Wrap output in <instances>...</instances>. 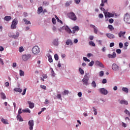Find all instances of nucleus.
<instances>
[{"label": "nucleus", "instance_id": "14", "mask_svg": "<svg viewBox=\"0 0 130 130\" xmlns=\"http://www.w3.org/2000/svg\"><path fill=\"white\" fill-rule=\"evenodd\" d=\"M90 27H91V28H93L94 33H95V34H97V33L98 32V29H97V27H96V26H95V25H92V24H90Z\"/></svg>", "mask_w": 130, "mask_h": 130}, {"label": "nucleus", "instance_id": "59", "mask_svg": "<svg viewBox=\"0 0 130 130\" xmlns=\"http://www.w3.org/2000/svg\"><path fill=\"white\" fill-rule=\"evenodd\" d=\"M5 86H6V87H9V86H10V83L8 82H7L5 83Z\"/></svg>", "mask_w": 130, "mask_h": 130}, {"label": "nucleus", "instance_id": "20", "mask_svg": "<svg viewBox=\"0 0 130 130\" xmlns=\"http://www.w3.org/2000/svg\"><path fill=\"white\" fill-rule=\"evenodd\" d=\"M14 91L21 93V92H23V89H21L20 88H15L14 89Z\"/></svg>", "mask_w": 130, "mask_h": 130}, {"label": "nucleus", "instance_id": "5", "mask_svg": "<svg viewBox=\"0 0 130 130\" xmlns=\"http://www.w3.org/2000/svg\"><path fill=\"white\" fill-rule=\"evenodd\" d=\"M124 21L127 24H130V15L128 13H126L124 15Z\"/></svg>", "mask_w": 130, "mask_h": 130}, {"label": "nucleus", "instance_id": "9", "mask_svg": "<svg viewBox=\"0 0 130 130\" xmlns=\"http://www.w3.org/2000/svg\"><path fill=\"white\" fill-rule=\"evenodd\" d=\"M30 57H31V55H30V54L22 55V59L24 61H26L28 60V59L30 58Z\"/></svg>", "mask_w": 130, "mask_h": 130}, {"label": "nucleus", "instance_id": "29", "mask_svg": "<svg viewBox=\"0 0 130 130\" xmlns=\"http://www.w3.org/2000/svg\"><path fill=\"white\" fill-rule=\"evenodd\" d=\"M23 22H24L25 25H28V24H31V22H30V21H28L26 18L23 19Z\"/></svg>", "mask_w": 130, "mask_h": 130}, {"label": "nucleus", "instance_id": "43", "mask_svg": "<svg viewBox=\"0 0 130 130\" xmlns=\"http://www.w3.org/2000/svg\"><path fill=\"white\" fill-rule=\"evenodd\" d=\"M52 22L54 25H55L56 24V20L55 19V18H53L52 19Z\"/></svg>", "mask_w": 130, "mask_h": 130}, {"label": "nucleus", "instance_id": "17", "mask_svg": "<svg viewBox=\"0 0 130 130\" xmlns=\"http://www.w3.org/2000/svg\"><path fill=\"white\" fill-rule=\"evenodd\" d=\"M108 0H102V3L101 4V7H104L105 4L107 5Z\"/></svg>", "mask_w": 130, "mask_h": 130}, {"label": "nucleus", "instance_id": "16", "mask_svg": "<svg viewBox=\"0 0 130 130\" xmlns=\"http://www.w3.org/2000/svg\"><path fill=\"white\" fill-rule=\"evenodd\" d=\"M106 36L108 37V38H109L110 39H113L114 38L115 36L112 34H106Z\"/></svg>", "mask_w": 130, "mask_h": 130}, {"label": "nucleus", "instance_id": "33", "mask_svg": "<svg viewBox=\"0 0 130 130\" xmlns=\"http://www.w3.org/2000/svg\"><path fill=\"white\" fill-rule=\"evenodd\" d=\"M108 29H110V31H112V30H114V28H113V26L112 25H109L108 26Z\"/></svg>", "mask_w": 130, "mask_h": 130}, {"label": "nucleus", "instance_id": "15", "mask_svg": "<svg viewBox=\"0 0 130 130\" xmlns=\"http://www.w3.org/2000/svg\"><path fill=\"white\" fill-rule=\"evenodd\" d=\"M27 103L29 104V107L30 108V109H32V108H34V103L31 102L30 101H27Z\"/></svg>", "mask_w": 130, "mask_h": 130}, {"label": "nucleus", "instance_id": "39", "mask_svg": "<svg viewBox=\"0 0 130 130\" xmlns=\"http://www.w3.org/2000/svg\"><path fill=\"white\" fill-rule=\"evenodd\" d=\"M48 60L49 62H52L53 60H52V57H51V55L48 56Z\"/></svg>", "mask_w": 130, "mask_h": 130}, {"label": "nucleus", "instance_id": "63", "mask_svg": "<svg viewBox=\"0 0 130 130\" xmlns=\"http://www.w3.org/2000/svg\"><path fill=\"white\" fill-rule=\"evenodd\" d=\"M114 46V43H111L110 44V47H113Z\"/></svg>", "mask_w": 130, "mask_h": 130}, {"label": "nucleus", "instance_id": "38", "mask_svg": "<svg viewBox=\"0 0 130 130\" xmlns=\"http://www.w3.org/2000/svg\"><path fill=\"white\" fill-rule=\"evenodd\" d=\"M79 72L80 73L81 75H84V70L82 68H79Z\"/></svg>", "mask_w": 130, "mask_h": 130}, {"label": "nucleus", "instance_id": "22", "mask_svg": "<svg viewBox=\"0 0 130 130\" xmlns=\"http://www.w3.org/2000/svg\"><path fill=\"white\" fill-rule=\"evenodd\" d=\"M53 44L55 45V46H57L58 45V40L55 39L53 41Z\"/></svg>", "mask_w": 130, "mask_h": 130}, {"label": "nucleus", "instance_id": "60", "mask_svg": "<svg viewBox=\"0 0 130 130\" xmlns=\"http://www.w3.org/2000/svg\"><path fill=\"white\" fill-rule=\"evenodd\" d=\"M51 74L53 75V76H54V71H53V69L52 68H51Z\"/></svg>", "mask_w": 130, "mask_h": 130}, {"label": "nucleus", "instance_id": "2", "mask_svg": "<svg viewBox=\"0 0 130 130\" xmlns=\"http://www.w3.org/2000/svg\"><path fill=\"white\" fill-rule=\"evenodd\" d=\"M105 18H113L114 16H117L116 13H110L108 12H104Z\"/></svg>", "mask_w": 130, "mask_h": 130}, {"label": "nucleus", "instance_id": "18", "mask_svg": "<svg viewBox=\"0 0 130 130\" xmlns=\"http://www.w3.org/2000/svg\"><path fill=\"white\" fill-rule=\"evenodd\" d=\"M67 45H73V41L71 39H68L66 42Z\"/></svg>", "mask_w": 130, "mask_h": 130}, {"label": "nucleus", "instance_id": "53", "mask_svg": "<svg viewBox=\"0 0 130 130\" xmlns=\"http://www.w3.org/2000/svg\"><path fill=\"white\" fill-rule=\"evenodd\" d=\"M106 83H107V80H106V79H104L102 81V83L106 84Z\"/></svg>", "mask_w": 130, "mask_h": 130}, {"label": "nucleus", "instance_id": "34", "mask_svg": "<svg viewBox=\"0 0 130 130\" xmlns=\"http://www.w3.org/2000/svg\"><path fill=\"white\" fill-rule=\"evenodd\" d=\"M91 86L93 88H96V87H97V85L96 84V82H95V81H92V82L91 83Z\"/></svg>", "mask_w": 130, "mask_h": 130}, {"label": "nucleus", "instance_id": "64", "mask_svg": "<svg viewBox=\"0 0 130 130\" xmlns=\"http://www.w3.org/2000/svg\"><path fill=\"white\" fill-rule=\"evenodd\" d=\"M99 18H103V17H104V16L102 14H100L99 15Z\"/></svg>", "mask_w": 130, "mask_h": 130}, {"label": "nucleus", "instance_id": "31", "mask_svg": "<svg viewBox=\"0 0 130 130\" xmlns=\"http://www.w3.org/2000/svg\"><path fill=\"white\" fill-rule=\"evenodd\" d=\"M11 19H12V17L9 16H5L4 18V20H5V21H10V20H11Z\"/></svg>", "mask_w": 130, "mask_h": 130}, {"label": "nucleus", "instance_id": "50", "mask_svg": "<svg viewBox=\"0 0 130 130\" xmlns=\"http://www.w3.org/2000/svg\"><path fill=\"white\" fill-rule=\"evenodd\" d=\"M124 113H126V114H127L128 115V116H130V112H129V111H128V110H126L124 111Z\"/></svg>", "mask_w": 130, "mask_h": 130}, {"label": "nucleus", "instance_id": "3", "mask_svg": "<svg viewBox=\"0 0 130 130\" xmlns=\"http://www.w3.org/2000/svg\"><path fill=\"white\" fill-rule=\"evenodd\" d=\"M82 83L83 85H85L86 86H88V85H89V77H88V76H84L82 79Z\"/></svg>", "mask_w": 130, "mask_h": 130}, {"label": "nucleus", "instance_id": "24", "mask_svg": "<svg viewBox=\"0 0 130 130\" xmlns=\"http://www.w3.org/2000/svg\"><path fill=\"white\" fill-rule=\"evenodd\" d=\"M65 30L66 31H67V32L69 33V34H71V33H72V30H71V29H70V27H69V26H66L65 27Z\"/></svg>", "mask_w": 130, "mask_h": 130}, {"label": "nucleus", "instance_id": "11", "mask_svg": "<svg viewBox=\"0 0 130 130\" xmlns=\"http://www.w3.org/2000/svg\"><path fill=\"white\" fill-rule=\"evenodd\" d=\"M112 69L113 71H118L119 67L116 63H113Z\"/></svg>", "mask_w": 130, "mask_h": 130}, {"label": "nucleus", "instance_id": "4", "mask_svg": "<svg viewBox=\"0 0 130 130\" xmlns=\"http://www.w3.org/2000/svg\"><path fill=\"white\" fill-rule=\"evenodd\" d=\"M18 24V20L16 18L14 19L11 25V29H16L17 28V25Z\"/></svg>", "mask_w": 130, "mask_h": 130}, {"label": "nucleus", "instance_id": "40", "mask_svg": "<svg viewBox=\"0 0 130 130\" xmlns=\"http://www.w3.org/2000/svg\"><path fill=\"white\" fill-rule=\"evenodd\" d=\"M69 93V90H65L63 92H62V95H68Z\"/></svg>", "mask_w": 130, "mask_h": 130}, {"label": "nucleus", "instance_id": "1", "mask_svg": "<svg viewBox=\"0 0 130 130\" xmlns=\"http://www.w3.org/2000/svg\"><path fill=\"white\" fill-rule=\"evenodd\" d=\"M31 51L33 54H35V55H37V54L40 53V48H39V47L38 46H35L32 48Z\"/></svg>", "mask_w": 130, "mask_h": 130}, {"label": "nucleus", "instance_id": "55", "mask_svg": "<svg viewBox=\"0 0 130 130\" xmlns=\"http://www.w3.org/2000/svg\"><path fill=\"white\" fill-rule=\"evenodd\" d=\"M26 91H27V88H24L22 95H25L26 94Z\"/></svg>", "mask_w": 130, "mask_h": 130}, {"label": "nucleus", "instance_id": "47", "mask_svg": "<svg viewBox=\"0 0 130 130\" xmlns=\"http://www.w3.org/2000/svg\"><path fill=\"white\" fill-rule=\"evenodd\" d=\"M116 52H117L118 54H120L121 53V50H120V49H118L116 50Z\"/></svg>", "mask_w": 130, "mask_h": 130}, {"label": "nucleus", "instance_id": "52", "mask_svg": "<svg viewBox=\"0 0 130 130\" xmlns=\"http://www.w3.org/2000/svg\"><path fill=\"white\" fill-rule=\"evenodd\" d=\"M40 87L44 90H46V86L45 85H40Z\"/></svg>", "mask_w": 130, "mask_h": 130}, {"label": "nucleus", "instance_id": "13", "mask_svg": "<svg viewBox=\"0 0 130 130\" xmlns=\"http://www.w3.org/2000/svg\"><path fill=\"white\" fill-rule=\"evenodd\" d=\"M72 29L73 30L72 31V33L74 34L76 33V31H79V30H80V28H79V26H75L72 28Z\"/></svg>", "mask_w": 130, "mask_h": 130}, {"label": "nucleus", "instance_id": "42", "mask_svg": "<svg viewBox=\"0 0 130 130\" xmlns=\"http://www.w3.org/2000/svg\"><path fill=\"white\" fill-rule=\"evenodd\" d=\"M71 4H72V1L67 2L66 3V7H69V6L71 5Z\"/></svg>", "mask_w": 130, "mask_h": 130}, {"label": "nucleus", "instance_id": "30", "mask_svg": "<svg viewBox=\"0 0 130 130\" xmlns=\"http://www.w3.org/2000/svg\"><path fill=\"white\" fill-rule=\"evenodd\" d=\"M43 12V8H42V7H40L38 9V14H40Z\"/></svg>", "mask_w": 130, "mask_h": 130}, {"label": "nucleus", "instance_id": "21", "mask_svg": "<svg viewBox=\"0 0 130 130\" xmlns=\"http://www.w3.org/2000/svg\"><path fill=\"white\" fill-rule=\"evenodd\" d=\"M0 95L2 99H3V100H6V98H7L6 96V94H5L4 92H1Z\"/></svg>", "mask_w": 130, "mask_h": 130}, {"label": "nucleus", "instance_id": "62", "mask_svg": "<svg viewBox=\"0 0 130 130\" xmlns=\"http://www.w3.org/2000/svg\"><path fill=\"white\" fill-rule=\"evenodd\" d=\"M89 39H90V40H93V39H94V36H90Z\"/></svg>", "mask_w": 130, "mask_h": 130}, {"label": "nucleus", "instance_id": "32", "mask_svg": "<svg viewBox=\"0 0 130 130\" xmlns=\"http://www.w3.org/2000/svg\"><path fill=\"white\" fill-rule=\"evenodd\" d=\"M89 45H90V46H93V47H95V46H96L95 43H94V42L93 41L89 42Z\"/></svg>", "mask_w": 130, "mask_h": 130}, {"label": "nucleus", "instance_id": "46", "mask_svg": "<svg viewBox=\"0 0 130 130\" xmlns=\"http://www.w3.org/2000/svg\"><path fill=\"white\" fill-rule=\"evenodd\" d=\"M19 51V52H23V51H24V48H23V47H20Z\"/></svg>", "mask_w": 130, "mask_h": 130}, {"label": "nucleus", "instance_id": "48", "mask_svg": "<svg viewBox=\"0 0 130 130\" xmlns=\"http://www.w3.org/2000/svg\"><path fill=\"white\" fill-rule=\"evenodd\" d=\"M43 4L44 5V6H48V5H49V3H48L47 1H44L43 2Z\"/></svg>", "mask_w": 130, "mask_h": 130}, {"label": "nucleus", "instance_id": "61", "mask_svg": "<svg viewBox=\"0 0 130 130\" xmlns=\"http://www.w3.org/2000/svg\"><path fill=\"white\" fill-rule=\"evenodd\" d=\"M0 63L2 64V66H4V61L3 60V59L0 58Z\"/></svg>", "mask_w": 130, "mask_h": 130}, {"label": "nucleus", "instance_id": "56", "mask_svg": "<svg viewBox=\"0 0 130 130\" xmlns=\"http://www.w3.org/2000/svg\"><path fill=\"white\" fill-rule=\"evenodd\" d=\"M21 113H23V111H22V109H19L18 114H21Z\"/></svg>", "mask_w": 130, "mask_h": 130}, {"label": "nucleus", "instance_id": "28", "mask_svg": "<svg viewBox=\"0 0 130 130\" xmlns=\"http://www.w3.org/2000/svg\"><path fill=\"white\" fill-rule=\"evenodd\" d=\"M120 104H125V105H127L128 104V103L127 101H125V100H121L120 102Z\"/></svg>", "mask_w": 130, "mask_h": 130}, {"label": "nucleus", "instance_id": "57", "mask_svg": "<svg viewBox=\"0 0 130 130\" xmlns=\"http://www.w3.org/2000/svg\"><path fill=\"white\" fill-rule=\"evenodd\" d=\"M57 98L58 99H60V98H61V94H58L56 96Z\"/></svg>", "mask_w": 130, "mask_h": 130}, {"label": "nucleus", "instance_id": "54", "mask_svg": "<svg viewBox=\"0 0 130 130\" xmlns=\"http://www.w3.org/2000/svg\"><path fill=\"white\" fill-rule=\"evenodd\" d=\"M119 46L120 48H122V47H123V44H122V43H119Z\"/></svg>", "mask_w": 130, "mask_h": 130}, {"label": "nucleus", "instance_id": "51", "mask_svg": "<svg viewBox=\"0 0 130 130\" xmlns=\"http://www.w3.org/2000/svg\"><path fill=\"white\" fill-rule=\"evenodd\" d=\"M109 23H110V24H112V23H113V22H114V20H113V19L111 18L109 20Z\"/></svg>", "mask_w": 130, "mask_h": 130}, {"label": "nucleus", "instance_id": "35", "mask_svg": "<svg viewBox=\"0 0 130 130\" xmlns=\"http://www.w3.org/2000/svg\"><path fill=\"white\" fill-rule=\"evenodd\" d=\"M55 18L57 20V22H58L59 23H60L61 24H62V21L61 20H59V18H58L57 16L55 15Z\"/></svg>", "mask_w": 130, "mask_h": 130}, {"label": "nucleus", "instance_id": "27", "mask_svg": "<svg viewBox=\"0 0 130 130\" xmlns=\"http://www.w3.org/2000/svg\"><path fill=\"white\" fill-rule=\"evenodd\" d=\"M17 120H19V121H23V119L22 118V117L21 116V115H20V114L17 115Z\"/></svg>", "mask_w": 130, "mask_h": 130}, {"label": "nucleus", "instance_id": "23", "mask_svg": "<svg viewBox=\"0 0 130 130\" xmlns=\"http://www.w3.org/2000/svg\"><path fill=\"white\" fill-rule=\"evenodd\" d=\"M22 111L24 112V113H31V111L28 108L22 110Z\"/></svg>", "mask_w": 130, "mask_h": 130}, {"label": "nucleus", "instance_id": "58", "mask_svg": "<svg viewBox=\"0 0 130 130\" xmlns=\"http://www.w3.org/2000/svg\"><path fill=\"white\" fill-rule=\"evenodd\" d=\"M81 2V0H75V2L77 5H79L80 4V2Z\"/></svg>", "mask_w": 130, "mask_h": 130}, {"label": "nucleus", "instance_id": "49", "mask_svg": "<svg viewBox=\"0 0 130 130\" xmlns=\"http://www.w3.org/2000/svg\"><path fill=\"white\" fill-rule=\"evenodd\" d=\"M54 58L55 60H58V55H57V54L54 55Z\"/></svg>", "mask_w": 130, "mask_h": 130}, {"label": "nucleus", "instance_id": "44", "mask_svg": "<svg viewBox=\"0 0 130 130\" xmlns=\"http://www.w3.org/2000/svg\"><path fill=\"white\" fill-rule=\"evenodd\" d=\"M94 61H91L90 62H89V63L88 64V66L89 67H93V66L94 65Z\"/></svg>", "mask_w": 130, "mask_h": 130}, {"label": "nucleus", "instance_id": "7", "mask_svg": "<svg viewBox=\"0 0 130 130\" xmlns=\"http://www.w3.org/2000/svg\"><path fill=\"white\" fill-rule=\"evenodd\" d=\"M99 91L102 95H107V94H108V91L104 88H100Z\"/></svg>", "mask_w": 130, "mask_h": 130}, {"label": "nucleus", "instance_id": "10", "mask_svg": "<svg viewBox=\"0 0 130 130\" xmlns=\"http://www.w3.org/2000/svg\"><path fill=\"white\" fill-rule=\"evenodd\" d=\"M95 64L98 67H100V68H103V69H104V68H105V66H104V64H103V63H102V62H101L99 60H96L95 61Z\"/></svg>", "mask_w": 130, "mask_h": 130}, {"label": "nucleus", "instance_id": "6", "mask_svg": "<svg viewBox=\"0 0 130 130\" xmlns=\"http://www.w3.org/2000/svg\"><path fill=\"white\" fill-rule=\"evenodd\" d=\"M69 18L73 21H77V16L73 12H70L69 14Z\"/></svg>", "mask_w": 130, "mask_h": 130}, {"label": "nucleus", "instance_id": "19", "mask_svg": "<svg viewBox=\"0 0 130 130\" xmlns=\"http://www.w3.org/2000/svg\"><path fill=\"white\" fill-rule=\"evenodd\" d=\"M19 35H20V32L17 31V32H16V35H13L11 36V37H12V38H14V39H17V38H18V37H19Z\"/></svg>", "mask_w": 130, "mask_h": 130}, {"label": "nucleus", "instance_id": "41", "mask_svg": "<svg viewBox=\"0 0 130 130\" xmlns=\"http://www.w3.org/2000/svg\"><path fill=\"white\" fill-rule=\"evenodd\" d=\"M99 76L100 77H103V76H104V72L103 71L100 72Z\"/></svg>", "mask_w": 130, "mask_h": 130}, {"label": "nucleus", "instance_id": "26", "mask_svg": "<svg viewBox=\"0 0 130 130\" xmlns=\"http://www.w3.org/2000/svg\"><path fill=\"white\" fill-rule=\"evenodd\" d=\"M1 121L2 122H3V123H4V124H9V122H8V120L2 118L1 119Z\"/></svg>", "mask_w": 130, "mask_h": 130}, {"label": "nucleus", "instance_id": "12", "mask_svg": "<svg viewBox=\"0 0 130 130\" xmlns=\"http://www.w3.org/2000/svg\"><path fill=\"white\" fill-rule=\"evenodd\" d=\"M108 57L109 58H115L116 57V53L113 52L112 54H108Z\"/></svg>", "mask_w": 130, "mask_h": 130}, {"label": "nucleus", "instance_id": "37", "mask_svg": "<svg viewBox=\"0 0 130 130\" xmlns=\"http://www.w3.org/2000/svg\"><path fill=\"white\" fill-rule=\"evenodd\" d=\"M122 90V91H123L124 92H125L126 93H128V89H127V88L123 87Z\"/></svg>", "mask_w": 130, "mask_h": 130}, {"label": "nucleus", "instance_id": "45", "mask_svg": "<svg viewBox=\"0 0 130 130\" xmlns=\"http://www.w3.org/2000/svg\"><path fill=\"white\" fill-rule=\"evenodd\" d=\"M92 108L93 109V111L94 112V115H97V109H96L94 107H93Z\"/></svg>", "mask_w": 130, "mask_h": 130}, {"label": "nucleus", "instance_id": "25", "mask_svg": "<svg viewBox=\"0 0 130 130\" xmlns=\"http://www.w3.org/2000/svg\"><path fill=\"white\" fill-rule=\"evenodd\" d=\"M125 35V31H120L118 34L119 37H122V36H124Z\"/></svg>", "mask_w": 130, "mask_h": 130}, {"label": "nucleus", "instance_id": "36", "mask_svg": "<svg viewBox=\"0 0 130 130\" xmlns=\"http://www.w3.org/2000/svg\"><path fill=\"white\" fill-rule=\"evenodd\" d=\"M19 75L22 76H25V74H24V71H23L22 70H19Z\"/></svg>", "mask_w": 130, "mask_h": 130}, {"label": "nucleus", "instance_id": "8", "mask_svg": "<svg viewBox=\"0 0 130 130\" xmlns=\"http://www.w3.org/2000/svg\"><path fill=\"white\" fill-rule=\"evenodd\" d=\"M28 125L29 126L30 130H33V126H34V121L30 120L28 121Z\"/></svg>", "mask_w": 130, "mask_h": 130}]
</instances>
